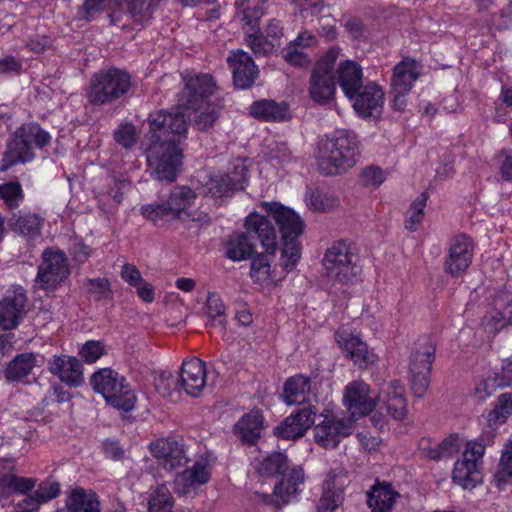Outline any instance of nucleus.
Masks as SVG:
<instances>
[{
    "mask_svg": "<svg viewBox=\"0 0 512 512\" xmlns=\"http://www.w3.org/2000/svg\"><path fill=\"white\" fill-rule=\"evenodd\" d=\"M473 246L465 234L457 235L451 242L449 254L444 263V270L453 277L466 271L472 262Z\"/></svg>",
    "mask_w": 512,
    "mask_h": 512,
    "instance_id": "obj_18",
    "label": "nucleus"
},
{
    "mask_svg": "<svg viewBox=\"0 0 512 512\" xmlns=\"http://www.w3.org/2000/svg\"><path fill=\"white\" fill-rule=\"evenodd\" d=\"M262 207L272 215L279 226L283 240L280 266L286 272H290L300 259V245L297 238L303 233L304 223L297 213L279 203L264 202Z\"/></svg>",
    "mask_w": 512,
    "mask_h": 512,
    "instance_id": "obj_4",
    "label": "nucleus"
},
{
    "mask_svg": "<svg viewBox=\"0 0 512 512\" xmlns=\"http://www.w3.org/2000/svg\"><path fill=\"white\" fill-rule=\"evenodd\" d=\"M263 429V416L259 410L244 414L234 425V432L243 442L254 443Z\"/></svg>",
    "mask_w": 512,
    "mask_h": 512,
    "instance_id": "obj_32",
    "label": "nucleus"
},
{
    "mask_svg": "<svg viewBox=\"0 0 512 512\" xmlns=\"http://www.w3.org/2000/svg\"><path fill=\"white\" fill-rule=\"evenodd\" d=\"M498 387H504L503 382L499 381V376L488 377L477 384L475 394L479 399L484 400L492 395Z\"/></svg>",
    "mask_w": 512,
    "mask_h": 512,
    "instance_id": "obj_61",
    "label": "nucleus"
},
{
    "mask_svg": "<svg viewBox=\"0 0 512 512\" xmlns=\"http://www.w3.org/2000/svg\"><path fill=\"white\" fill-rule=\"evenodd\" d=\"M322 420L313 428L314 441L325 449H333L353 432V422L332 412L328 407L320 412Z\"/></svg>",
    "mask_w": 512,
    "mask_h": 512,
    "instance_id": "obj_10",
    "label": "nucleus"
},
{
    "mask_svg": "<svg viewBox=\"0 0 512 512\" xmlns=\"http://www.w3.org/2000/svg\"><path fill=\"white\" fill-rule=\"evenodd\" d=\"M160 381L166 382L168 386L173 385L174 391L183 390L187 395L197 397L206 386L205 362L198 358L184 360L178 378L162 373Z\"/></svg>",
    "mask_w": 512,
    "mask_h": 512,
    "instance_id": "obj_11",
    "label": "nucleus"
},
{
    "mask_svg": "<svg viewBox=\"0 0 512 512\" xmlns=\"http://www.w3.org/2000/svg\"><path fill=\"white\" fill-rule=\"evenodd\" d=\"M307 204L314 211L326 212L338 206L339 199L331 193L315 191L310 195Z\"/></svg>",
    "mask_w": 512,
    "mask_h": 512,
    "instance_id": "obj_51",
    "label": "nucleus"
},
{
    "mask_svg": "<svg viewBox=\"0 0 512 512\" xmlns=\"http://www.w3.org/2000/svg\"><path fill=\"white\" fill-rule=\"evenodd\" d=\"M267 253L252 258L250 276L255 282L264 284L270 279L271 266Z\"/></svg>",
    "mask_w": 512,
    "mask_h": 512,
    "instance_id": "obj_49",
    "label": "nucleus"
},
{
    "mask_svg": "<svg viewBox=\"0 0 512 512\" xmlns=\"http://www.w3.org/2000/svg\"><path fill=\"white\" fill-rule=\"evenodd\" d=\"M384 180L385 173L377 166H368L361 172V182L366 187H379Z\"/></svg>",
    "mask_w": 512,
    "mask_h": 512,
    "instance_id": "obj_58",
    "label": "nucleus"
},
{
    "mask_svg": "<svg viewBox=\"0 0 512 512\" xmlns=\"http://www.w3.org/2000/svg\"><path fill=\"white\" fill-rule=\"evenodd\" d=\"M206 314L213 321L214 325H224L225 306L219 295L214 292L209 293L207 296Z\"/></svg>",
    "mask_w": 512,
    "mask_h": 512,
    "instance_id": "obj_52",
    "label": "nucleus"
},
{
    "mask_svg": "<svg viewBox=\"0 0 512 512\" xmlns=\"http://www.w3.org/2000/svg\"><path fill=\"white\" fill-rule=\"evenodd\" d=\"M247 166L243 162L234 165L229 173L214 176L209 183V193L215 197L230 196L237 190L244 189L247 182Z\"/></svg>",
    "mask_w": 512,
    "mask_h": 512,
    "instance_id": "obj_19",
    "label": "nucleus"
},
{
    "mask_svg": "<svg viewBox=\"0 0 512 512\" xmlns=\"http://www.w3.org/2000/svg\"><path fill=\"white\" fill-rule=\"evenodd\" d=\"M310 390V379L303 375H296L285 382L283 397L288 405H304L308 402Z\"/></svg>",
    "mask_w": 512,
    "mask_h": 512,
    "instance_id": "obj_33",
    "label": "nucleus"
},
{
    "mask_svg": "<svg viewBox=\"0 0 512 512\" xmlns=\"http://www.w3.org/2000/svg\"><path fill=\"white\" fill-rule=\"evenodd\" d=\"M512 478V435L504 445L498 468L494 474V483L501 489Z\"/></svg>",
    "mask_w": 512,
    "mask_h": 512,
    "instance_id": "obj_42",
    "label": "nucleus"
},
{
    "mask_svg": "<svg viewBox=\"0 0 512 512\" xmlns=\"http://www.w3.org/2000/svg\"><path fill=\"white\" fill-rule=\"evenodd\" d=\"M48 365L50 372L69 386L78 387L83 383L82 364L77 358L66 355L54 356Z\"/></svg>",
    "mask_w": 512,
    "mask_h": 512,
    "instance_id": "obj_26",
    "label": "nucleus"
},
{
    "mask_svg": "<svg viewBox=\"0 0 512 512\" xmlns=\"http://www.w3.org/2000/svg\"><path fill=\"white\" fill-rule=\"evenodd\" d=\"M264 2L265 0H237L236 4L243 13V21L246 25L260 19L263 15Z\"/></svg>",
    "mask_w": 512,
    "mask_h": 512,
    "instance_id": "obj_53",
    "label": "nucleus"
},
{
    "mask_svg": "<svg viewBox=\"0 0 512 512\" xmlns=\"http://www.w3.org/2000/svg\"><path fill=\"white\" fill-rule=\"evenodd\" d=\"M227 62L232 70L233 83L236 87L247 89L255 83L259 70L248 52L241 49L231 51Z\"/></svg>",
    "mask_w": 512,
    "mask_h": 512,
    "instance_id": "obj_17",
    "label": "nucleus"
},
{
    "mask_svg": "<svg viewBox=\"0 0 512 512\" xmlns=\"http://www.w3.org/2000/svg\"><path fill=\"white\" fill-rule=\"evenodd\" d=\"M105 353L104 344L101 341L89 340L79 350L80 357L86 363H95Z\"/></svg>",
    "mask_w": 512,
    "mask_h": 512,
    "instance_id": "obj_55",
    "label": "nucleus"
},
{
    "mask_svg": "<svg viewBox=\"0 0 512 512\" xmlns=\"http://www.w3.org/2000/svg\"><path fill=\"white\" fill-rule=\"evenodd\" d=\"M452 479L464 489H472L481 482V475L475 460L463 458L455 463Z\"/></svg>",
    "mask_w": 512,
    "mask_h": 512,
    "instance_id": "obj_34",
    "label": "nucleus"
},
{
    "mask_svg": "<svg viewBox=\"0 0 512 512\" xmlns=\"http://www.w3.org/2000/svg\"><path fill=\"white\" fill-rule=\"evenodd\" d=\"M35 366V357L32 354H20L11 361L5 370L9 381H17L27 376Z\"/></svg>",
    "mask_w": 512,
    "mask_h": 512,
    "instance_id": "obj_44",
    "label": "nucleus"
},
{
    "mask_svg": "<svg viewBox=\"0 0 512 512\" xmlns=\"http://www.w3.org/2000/svg\"><path fill=\"white\" fill-rule=\"evenodd\" d=\"M246 234L257 237L267 254H274L276 250V232L271 222L257 212L250 213L245 221Z\"/></svg>",
    "mask_w": 512,
    "mask_h": 512,
    "instance_id": "obj_22",
    "label": "nucleus"
},
{
    "mask_svg": "<svg viewBox=\"0 0 512 512\" xmlns=\"http://www.w3.org/2000/svg\"><path fill=\"white\" fill-rule=\"evenodd\" d=\"M269 160L273 165H285L291 160V152L284 142L272 141L268 145Z\"/></svg>",
    "mask_w": 512,
    "mask_h": 512,
    "instance_id": "obj_56",
    "label": "nucleus"
},
{
    "mask_svg": "<svg viewBox=\"0 0 512 512\" xmlns=\"http://www.w3.org/2000/svg\"><path fill=\"white\" fill-rule=\"evenodd\" d=\"M283 58L295 66H304L309 63V59L303 50L290 44L283 49Z\"/></svg>",
    "mask_w": 512,
    "mask_h": 512,
    "instance_id": "obj_62",
    "label": "nucleus"
},
{
    "mask_svg": "<svg viewBox=\"0 0 512 512\" xmlns=\"http://www.w3.org/2000/svg\"><path fill=\"white\" fill-rule=\"evenodd\" d=\"M188 115L182 110H161L149 116V141L146 150L148 166L159 181L172 182L182 165L180 138L188 130Z\"/></svg>",
    "mask_w": 512,
    "mask_h": 512,
    "instance_id": "obj_1",
    "label": "nucleus"
},
{
    "mask_svg": "<svg viewBox=\"0 0 512 512\" xmlns=\"http://www.w3.org/2000/svg\"><path fill=\"white\" fill-rule=\"evenodd\" d=\"M512 413V395L509 393L502 394L498 397L497 404L492 412L496 421H505L507 416Z\"/></svg>",
    "mask_w": 512,
    "mask_h": 512,
    "instance_id": "obj_60",
    "label": "nucleus"
},
{
    "mask_svg": "<svg viewBox=\"0 0 512 512\" xmlns=\"http://www.w3.org/2000/svg\"><path fill=\"white\" fill-rule=\"evenodd\" d=\"M341 502V492L339 489L332 488L331 481L327 479L324 482L323 495L318 504L319 512H334Z\"/></svg>",
    "mask_w": 512,
    "mask_h": 512,
    "instance_id": "obj_50",
    "label": "nucleus"
},
{
    "mask_svg": "<svg viewBox=\"0 0 512 512\" xmlns=\"http://www.w3.org/2000/svg\"><path fill=\"white\" fill-rule=\"evenodd\" d=\"M499 157H503L500 165V175L504 181H512V151L509 149H502Z\"/></svg>",
    "mask_w": 512,
    "mask_h": 512,
    "instance_id": "obj_64",
    "label": "nucleus"
},
{
    "mask_svg": "<svg viewBox=\"0 0 512 512\" xmlns=\"http://www.w3.org/2000/svg\"><path fill=\"white\" fill-rule=\"evenodd\" d=\"M99 506L96 494L82 488L72 491L66 501L70 512H100Z\"/></svg>",
    "mask_w": 512,
    "mask_h": 512,
    "instance_id": "obj_36",
    "label": "nucleus"
},
{
    "mask_svg": "<svg viewBox=\"0 0 512 512\" xmlns=\"http://www.w3.org/2000/svg\"><path fill=\"white\" fill-rule=\"evenodd\" d=\"M421 73V66L412 59H404L393 70L391 96L393 107L403 111L407 105V95Z\"/></svg>",
    "mask_w": 512,
    "mask_h": 512,
    "instance_id": "obj_13",
    "label": "nucleus"
},
{
    "mask_svg": "<svg viewBox=\"0 0 512 512\" xmlns=\"http://www.w3.org/2000/svg\"><path fill=\"white\" fill-rule=\"evenodd\" d=\"M150 450L167 470H173L188 461L184 445L176 439H157L150 444Z\"/></svg>",
    "mask_w": 512,
    "mask_h": 512,
    "instance_id": "obj_20",
    "label": "nucleus"
},
{
    "mask_svg": "<svg viewBox=\"0 0 512 512\" xmlns=\"http://www.w3.org/2000/svg\"><path fill=\"white\" fill-rule=\"evenodd\" d=\"M337 83L347 98L363 88V72L360 65L352 60L341 62L335 72Z\"/></svg>",
    "mask_w": 512,
    "mask_h": 512,
    "instance_id": "obj_28",
    "label": "nucleus"
},
{
    "mask_svg": "<svg viewBox=\"0 0 512 512\" xmlns=\"http://www.w3.org/2000/svg\"><path fill=\"white\" fill-rule=\"evenodd\" d=\"M398 497L399 493L390 483L376 480L367 491V505L372 512H389Z\"/></svg>",
    "mask_w": 512,
    "mask_h": 512,
    "instance_id": "obj_31",
    "label": "nucleus"
},
{
    "mask_svg": "<svg viewBox=\"0 0 512 512\" xmlns=\"http://www.w3.org/2000/svg\"><path fill=\"white\" fill-rule=\"evenodd\" d=\"M141 212L146 219L153 222L163 219H173L166 201L143 205L141 207Z\"/></svg>",
    "mask_w": 512,
    "mask_h": 512,
    "instance_id": "obj_54",
    "label": "nucleus"
},
{
    "mask_svg": "<svg viewBox=\"0 0 512 512\" xmlns=\"http://www.w3.org/2000/svg\"><path fill=\"white\" fill-rule=\"evenodd\" d=\"M44 219L35 213L20 215L15 222L11 223L12 230L29 240L41 235Z\"/></svg>",
    "mask_w": 512,
    "mask_h": 512,
    "instance_id": "obj_39",
    "label": "nucleus"
},
{
    "mask_svg": "<svg viewBox=\"0 0 512 512\" xmlns=\"http://www.w3.org/2000/svg\"><path fill=\"white\" fill-rule=\"evenodd\" d=\"M161 0H127L129 14L134 22H147Z\"/></svg>",
    "mask_w": 512,
    "mask_h": 512,
    "instance_id": "obj_46",
    "label": "nucleus"
},
{
    "mask_svg": "<svg viewBox=\"0 0 512 512\" xmlns=\"http://www.w3.org/2000/svg\"><path fill=\"white\" fill-rule=\"evenodd\" d=\"M90 383L94 391L101 394L112 407L125 412L134 408L136 395L118 372L110 368L99 369L92 374Z\"/></svg>",
    "mask_w": 512,
    "mask_h": 512,
    "instance_id": "obj_7",
    "label": "nucleus"
},
{
    "mask_svg": "<svg viewBox=\"0 0 512 512\" xmlns=\"http://www.w3.org/2000/svg\"><path fill=\"white\" fill-rule=\"evenodd\" d=\"M174 498L165 484L158 485L150 494L148 512H173Z\"/></svg>",
    "mask_w": 512,
    "mask_h": 512,
    "instance_id": "obj_45",
    "label": "nucleus"
},
{
    "mask_svg": "<svg viewBox=\"0 0 512 512\" xmlns=\"http://www.w3.org/2000/svg\"><path fill=\"white\" fill-rule=\"evenodd\" d=\"M215 83L209 75H196L186 80L181 95L185 100L186 108H194L198 104H205L206 99L213 93Z\"/></svg>",
    "mask_w": 512,
    "mask_h": 512,
    "instance_id": "obj_27",
    "label": "nucleus"
},
{
    "mask_svg": "<svg viewBox=\"0 0 512 512\" xmlns=\"http://www.w3.org/2000/svg\"><path fill=\"white\" fill-rule=\"evenodd\" d=\"M260 471L265 475L281 474V480L275 484L273 494H261V499L268 505L281 507L292 501L299 492V486L304 483V471L301 467L288 469L287 456L274 452L261 463Z\"/></svg>",
    "mask_w": 512,
    "mask_h": 512,
    "instance_id": "obj_3",
    "label": "nucleus"
},
{
    "mask_svg": "<svg viewBox=\"0 0 512 512\" xmlns=\"http://www.w3.org/2000/svg\"><path fill=\"white\" fill-rule=\"evenodd\" d=\"M484 319L486 328L490 332H498L512 325V292H498L493 300V309Z\"/></svg>",
    "mask_w": 512,
    "mask_h": 512,
    "instance_id": "obj_23",
    "label": "nucleus"
},
{
    "mask_svg": "<svg viewBox=\"0 0 512 512\" xmlns=\"http://www.w3.org/2000/svg\"><path fill=\"white\" fill-rule=\"evenodd\" d=\"M70 275L69 260L58 249H46L42 253V262L38 266L36 283L44 290L54 291Z\"/></svg>",
    "mask_w": 512,
    "mask_h": 512,
    "instance_id": "obj_12",
    "label": "nucleus"
},
{
    "mask_svg": "<svg viewBox=\"0 0 512 512\" xmlns=\"http://www.w3.org/2000/svg\"><path fill=\"white\" fill-rule=\"evenodd\" d=\"M315 158L322 174L334 176L345 173L360 158L357 135L348 130L334 131L319 140Z\"/></svg>",
    "mask_w": 512,
    "mask_h": 512,
    "instance_id": "obj_2",
    "label": "nucleus"
},
{
    "mask_svg": "<svg viewBox=\"0 0 512 512\" xmlns=\"http://www.w3.org/2000/svg\"><path fill=\"white\" fill-rule=\"evenodd\" d=\"M196 199L195 192L188 186H177L170 192L166 203L172 213V218H179L181 213Z\"/></svg>",
    "mask_w": 512,
    "mask_h": 512,
    "instance_id": "obj_40",
    "label": "nucleus"
},
{
    "mask_svg": "<svg viewBox=\"0 0 512 512\" xmlns=\"http://www.w3.org/2000/svg\"><path fill=\"white\" fill-rule=\"evenodd\" d=\"M27 297L20 286L8 289L0 300V327L10 330L17 327L19 319L25 313Z\"/></svg>",
    "mask_w": 512,
    "mask_h": 512,
    "instance_id": "obj_16",
    "label": "nucleus"
},
{
    "mask_svg": "<svg viewBox=\"0 0 512 512\" xmlns=\"http://www.w3.org/2000/svg\"><path fill=\"white\" fill-rule=\"evenodd\" d=\"M257 22L252 21L250 28L245 32V43L256 57H266L274 53L277 48L273 40H269L262 32L257 30Z\"/></svg>",
    "mask_w": 512,
    "mask_h": 512,
    "instance_id": "obj_37",
    "label": "nucleus"
},
{
    "mask_svg": "<svg viewBox=\"0 0 512 512\" xmlns=\"http://www.w3.org/2000/svg\"><path fill=\"white\" fill-rule=\"evenodd\" d=\"M210 478L207 464L196 462L191 468L177 474L174 480L175 491L179 495H186L198 486L206 484Z\"/></svg>",
    "mask_w": 512,
    "mask_h": 512,
    "instance_id": "obj_29",
    "label": "nucleus"
},
{
    "mask_svg": "<svg viewBox=\"0 0 512 512\" xmlns=\"http://www.w3.org/2000/svg\"><path fill=\"white\" fill-rule=\"evenodd\" d=\"M435 359V344L429 335L415 341L408 366V377L415 396L423 397L430 385V372Z\"/></svg>",
    "mask_w": 512,
    "mask_h": 512,
    "instance_id": "obj_8",
    "label": "nucleus"
},
{
    "mask_svg": "<svg viewBox=\"0 0 512 512\" xmlns=\"http://www.w3.org/2000/svg\"><path fill=\"white\" fill-rule=\"evenodd\" d=\"M59 492L60 486L58 482L44 481L33 494L43 504L57 497Z\"/></svg>",
    "mask_w": 512,
    "mask_h": 512,
    "instance_id": "obj_59",
    "label": "nucleus"
},
{
    "mask_svg": "<svg viewBox=\"0 0 512 512\" xmlns=\"http://www.w3.org/2000/svg\"><path fill=\"white\" fill-rule=\"evenodd\" d=\"M24 194L21 184L11 181L0 185V199L9 209H15L23 200Z\"/></svg>",
    "mask_w": 512,
    "mask_h": 512,
    "instance_id": "obj_48",
    "label": "nucleus"
},
{
    "mask_svg": "<svg viewBox=\"0 0 512 512\" xmlns=\"http://www.w3.org/2000/svg\"><path fill=\"white\" fill-rule=\"evenodd\" d=\"M335 336L336 341L343 347L347 357L360 369H366L376 362V354L369 350L367 344L359 337L339 332Z\"/></svg>",
    "mask_w": 512,
    "mask_h": 512,
    "instance_id": "obj_24",
    "label": "nucleus"
},
{
    "mask_svg": "<svg viewBox=\"0 0 512 512\" xmlns=\"http://www.w3.org/2000/svg\"><path fill=\"white\" fill-rule=\"evenodd\" d=\"M194 110V126L199 131L209 130L219 117L221 108L211 102L198 104L192 108Z\"/></svg>",
    "mask_w": 512,
    "mask_h": 512,
    "instance_id": "obj_41",
    "label": "nucleus"
},
{
    "mask_svg": "<svg viewBox=\"0 0 512 512\" xmlns=\"http://www.w3.org/2000/svg\"><path fill=\"white\" fill-rule=\"evenodd\" d=\"M115 141L124 148H130L137 142V134L132 124H123L114 132Z\"/></svg>",
    "mask_w": 512,
    "mask_h": 512,
    "instance_id": "obj_57",
    "label": "nucleus"
},
{
    "mask_svg": "<svg viewBox=\"0 0 512 512\" xmlns=\"http://www.w3.org/2000/svg\"><path fill=\"white\" fill-rule=\"evenodd\" d=\"M344 405L352 418L368 415L375 408L379 394L361 380L349 383L344 390Z\"/></svg>",
    "mask_w": 512,
    "mask_h": 512,
    "instance_id": "obj_14",
    "label": "nucleus"
},
{
    "mask_svg": "<svg viewBox=\"0 0 512 512\" xmlns=\"http://www.w3.org/2000/svg\"><path fill=\"white\" fill-rule=\"evenodd\" d=\"M323 267L330 280L341 284L353 283L362 271L356 247L346 241L335 242L326 250Z\"/></svg>",
    "mask_w": 512,
    "mask_h": 512,
    "instance_id": "obj_5",
    "label": "nucleus"
},
{
    "mask_svg": "<svg viewBox=\"0 0 512 512\" xmlns=\"http://www.w3.org/2000/svg\"><path fill=\"white\" fill-rule=\"evenodd\" d=\"M51 141L50 134L37 123L22 124L10 136L7 144V154L12 163L30 162L35 157V148L42 149Z\"/></svg>",
    "mask_w": 512,
    "mask_h": 512,
    "instance_id": "obj_9",
    "label": "nucleus"
},
{
    "mask_svg": "<svg viewBox=\"0 0 512 512\" xmlns=\"http://www.w3.org/2000/svg\"><path fill=\"white\" fill-rule=\"evenodd\" d=\"M130 188V183L125 179H115L111 184L108 195L117 203H121L124 194Z\"/></svg>",
    "mask_w": 512,
    "mask_h": 512,
    "instance_id": "obj_63",
    "label": "nucleus"
},
{
    "mask_svg": "<svg viewBox=\"0 0 512 512\" xmlns=\"http://www.w3.org/2000/svg\"><path fill=\"white\" fill-rule=\"evenodd\" d=\"M130 87L131 76L125 70L101 69L90 79L87 98L95 106L111 104L127 94Z\"/></svg>",
    "mask_w": 512,
    "mask_h": 512,
    "instance_id": "obj_6",
    "label": "nucleus"
},
{
    "mask_svg": "<svg viewBox=\"0 0 512 512\" xmlns=\"http://www.w3.org/2000/svg\"><path fill=\"white\" fill-rule=\"evenodd\" d=\"M11 460L0 459V492L5 494H27L36 486V479L17 476Z\"/></svg>",
    "mask_w": 512,
    "mask_h": 512,
    "instance_id": "obj_25",
    "label": "nucleus"
},
{
    "mask_svg": "<svg viewBox=\"0 0 512 512\" xmlns=\"http://www.w3.org/2000/svg\"><path fill=\"white\" fill-rule=\"evenodd\" d=\"M318 411L317 407L311 403L304 405L299 408L297 412L286 417L281 424L275 428V433L286 440L301 438L314 424L315 416Z\"/></svg>",
    "mask_w": 512,
    "mask_h": 512,
    "instance_id": "obj_15",
    "label": "nucleus"
},
{
    "mask_svg": "<svg viewBox=\"0 0 512 512\" xmlns=\"http://www.w3.org/2000/svg\"><path fill=\"white\" fill-rule=\"evenodd\" d=\"M335 91L334 74L314 68L309 85L311 99L318 104H326L334 98Z\"/></svg>",
    "mask_w": 512,
    "mask_h": 512,
    "instance_id": "obj_30",
    "label": "nucleus"
},
{
    "mask_svg": "<svg viewBox=\"0 0 512 512\" xmlns=\"http://www.w3.org/2000/svg\"><path fill=\"white\" fill-rule=\"evenodd\" d=\"M428 198V193L424 191L411 203L406 213L405 228L407 230L412 232L417 230L418 224L423 220Z\"/></svg>",
    "mask_w": 512,
    "mask_h": 512,
    "instance_id": "obj_47",
    "label": "nucleus"
},
{
    "mask_svg": "<svg viewBox=\"0 0 512 512\" xmlns=\"http://www.w3.org/2000/svg\"><path fill=\"white\" fill-rule=\"evenodd\" d=\"M353 107L363 117H378L383 110L384 93L375 83L363 85V88L355 93Z\"/></svg>",
    "mask_w": 512,
    "mask_h": 512,
    "instance_id": "obj_21",
    "label": "nucleus"
},
{
    "mask_svg": "<svg viewBox=\"0 0 512 512\" xmlns=\"http://www.w3.org/2000/svg\"><path fill=\"white\" fill-rule=\"evenodd\" d=\"M250 113L264 121H283L288 116V107L285 103H277L273 100H260L251 105Z\"/></svg>",
    "mask_w": 512,
    "mask_h": 512,
    "instance_id": "obj_35",
    "label": "nucleus"
},
{
    "mask_svg": "<svg viewBox=\"0 0 512 512\" xmlns=\"http://www.w3.org/2000/svg\"><path fill=\"white\" fill-rule=\"evenodd\" d=\"M255 246L246 233L232 235L226 243V256L233 261H242L252 256Z\"/></svg>",
    "mask_w": 512,
    "mask_h": 512,
    "instance_id": "obj_38",
    "label": "nucleus"
},
{
    "mask_svg": "<svg viewBox=\"0 0 512 512\" xmlns=\"http://www.w3.org/2000/svg\"><path fill=\"white\" fill-rule=\"evenodd\" d=\"M387 413L394 419H403L407 413L406 400L403 397V388L397 384L392 383L387 391L385 400Z\"/></svg>",
    "mask_w": 512,
    "mask_h": 512,
    "instance_id": "obj_43",
    "label": "nucleus"
}]
</instances>
